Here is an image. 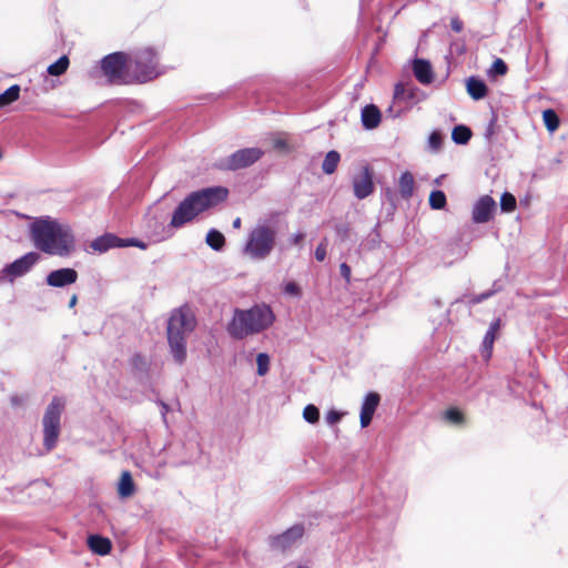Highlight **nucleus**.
Returning a JSON list of instances; mask_svg holds the SVG:
<instances>
[{"mask_svg": "<svg viewBox=\"0 0 568 568\" xmlns=\"http://www.w3.org/2000/svg\"><path fill=\"white\" fill-rule=\"evenodd\" d=\"M30 239L36 248L48 255L68 257L75 251V236L71 226L48 215L31 223Z\"/></svg>", "mask_w": 568, "mask_h": 568, "instance_id": "nucleus-1", "label": "nucleus"}, {"mask_svg": "<svg viewBox=\"0 0 568 568\" xmlns=\"http://www.w3.org/2000/svg\"><path fill=\"white\" fill-rule=\"evenodd\" d=\"M229 191L224 186H210L191 192L179 203L172 214V219L163 232L166 237L172 235V230L181 229L192 222L197 215L217 205L227 197ZM162 239H165L163 236Z\"/></svg>", "mask_w": 568, "mask_h": 568, "instance_id": "nucleus-2", "label": "nucleus"}, {"mask_svg": "<svg viewBox=\"0 0 568 568\" xmlns=\"http://www.w3.org/2000/svg\"><path fill=\"white\" fill-rule=\"evenodd\" d=\"M274 322L275 314L266 303L254 304L247 310L236 307L226 325V332L233 339L242 341L266 331Z\"/></svg>", "mask_w": 568, "mask_h": 568, "instance_id": "nucleus-3", "label": "nucleus"}, {"mask_svg": "<svg viewBox=\"0 0 568 568\" xmlns=\"http://www.w3.org/2000/svg\"><path fill=\"white\" fill-rule=\"evenodd\" d=\"M196 325L194 316L183 308L172 311L166 326L170 354L178 365H183L187 357V336Z\"/></svg>", "mask_w": 568, "mask_h": 568, "instance_id": "nucleus-4", "label": "nucleus"}, {"mask_svg": "<svg viewBox=\"0 0 568 568\" xmlns=\"http://www.w3.org/2000/svg\"><path fill=\"white\" fill-rule=\"evenodd\" d=\"M277 231L267 223H257L248 233L243 253L252 260H265L274 250Z\"/></svg>", "mask_w": 568, "mask_h": 568, "instance_id": "nucleus-5", "label": "nucleus"}, {"mask_svg": "<svg viewBox=\"0 0 568 568\" xmlns=\"http://www.w3.org/2000/svg\"><path fill=\"white\" fill-rule=\"evenodd\" d=\"M129 64L131 83H145L160 74L158 53L150 47L134 51L129 57Z\"/></svg>", "mask_w": 568, "mask_h": 568, "instance_id": "nucleus-6", "label": "nucleus"}, {"mask_svg": "<svg viewBox=\"0 0 568 568\" xmlns=\"http://www.w3.org/2000/svg\"><path fill=\"white\" fill-rule=\"evenodd\" d=\"M65 407L63 397L54 396L47 406L42 417L43 447L51 452L58 443L61 432V416Z\"/></svg>", "mask_w": 568, "mask_h": 568, "instance_id": "nucleus-7", "label": "nucleus"}, {"mask_svg": "<svg viewBox=\"0 0 568 568\" xmlns=\"http://www.w3.org/2000/svg\"><path fill=\"white\" fill-rule=\"evenodd\" d=\"M101 71L112 84H130L129 55L125 52L116 51L106 54L100 61Z\"/></svg>", "mask_w": 568, "mask_h": 568, "instance_id": "nucleus-8", "label": "nucleus"}, {"mask_svg": "<svg viewBox=\"0 0 568 568\" xmlns=\"http://www.w3.org/2000/svg\"><path fill=\"white\" fill-rule=\"evenodd\" d=\"M264 151L257 146L240 149L232 154L220 158L214 168L220 171H239L246 169L262 159Z\"/></svg>", "mask_w": 568, "mask_h": 568, "instance_id": "nucleus-9", "label": "nucleus"}, {"mask_svg": "<svg viewBox=\"0 0 568 568\" xmlns=\"http://www.w3.org/2000/svg\"><path fill=\"white\" fill-rule=\"evenodd\" d=\"M304 535L305 525L297 523L281 534L270 535L266 539V544L271 551L285 554L301 545Z\"/></svg>", "mask_w": 568, "mask_h": 568, "instance_id": "nucleus-10", "label": "nucleus"}, {"mask_svg": "<svg viewBox=\"0 0 568 568\" xmlns=\"http://www.w3.org/2000/svg\"><path fill=\"white\" fill-rule=\"evenodd\" d=\"M38 252H28L0 270V281L13 283L16 278L27 275L40 261Z\"/></svg>", "mask_w": 568, "mask_h": 568, "instance_id": "nucleus-11", "label": "nucleus"}, {"mask_svg": "<svg viewBox=\"0 0 568 568\" xmlns=\"http://www.w3.org/2000/svg\"><path fill=\"white\" fill-rule=\"evenodd\" d=\"M496 210V201L490 195H483L473 205L471 220L476 224L488 223L493 220Z\"/></svg>", "mask_w": 568, "mask_h": 568, "instance_id": "nucleus-12", "label": "nucleus"}, {"mask_svg": "<svg viewBox=\"0 0 568 568\" xmlns=\"http://www.w3.org/2000/svg\"><path fill=\"white\" fill-rule=\"evenodd\" d=\"M354 196L358 200L368 197L375 191L374 174L368 165L363 166L361 174L353 178Z\"/></svg>", "mask_w": 568, "mask_h": 568, "instance_id": "nucleus-13", "label": "nucleus"}, {"mask_svg": "<svg viewBox=\"0 0 568 568\" xmlns=\"http://www.w3.org/2000/svg\"><path fill=\"white\" fill-rule=\"evenodd\" d=\"M394 99L404 102L406 105H415L426 99V94L413 83L399 82L394 89Z\"/></svg>", "mask_w": 568, "mask_h": 568, "instance_id": "nucleus-14", "label": "nucleus"}, {"mask_svg": "<svg viewBox=\"0 0 568 568\" xmlns=\"http://www.w3.org/2000/svg\"><path fill=\"white\" fill-rule=\"evenodd\" d=\"M79 274L72 267H62L51 271L45 277V284L51 287L63 288L78 281Z\"/></svg>", "mask_w": 568, "mask_h": 568, "instance_id": "nucleus-15", "label": "nucleus"}, {"mask_svg": "<svg viewBox=\"0 0 568 568\" xmlns=\"http://www.w3.org/2000/svg\"><path fill=\"white\" fill-rule=\"evenodd\" d=\"M129 365L132 375L139 383L145 384L149 381L151 363L144 355L134 353L129 359Z\"/></svg>", "mask_w": 568, "mask_h": 568, "instance_id": "nucleus-16", "label": "nucleus"}, {"mask_svg": "<svg viewBox=\"0 0 568 568\" xmlns=\"http://www.w3.org/2000/svg\"><path fill=\"white\" fill-rule=\"evenodd\" d=\"M379 402L381 396L376 392H369L365 395L359 414V423L362 428L369 426L373 416L379 405Z\"/></svg>", "mask_w": 568, "mask_h": 568, "instance_id": "nucleus-17", "label": "nucleus"}, {"mask_svg": "<svg viewBox=\"0 0 568 568\" xmlns=\"http://www.w3.org/2000/svg\"><path fill=\"white\" fill-rule=\"evenodd\" d=\"M412 69L414 77L419 83L427 85L433 82L434 71L432 63L428 60L423 58H415L413 60Z\"/></svg>", "mask_w": 568, "mask_h": 568, "instance_id": "nucleus-18", "label": "nucleus"}, {"mask_svg": "<svg viewBox=\"0 0 568 568\" xmlns=\"http://www.w3.org/2000/svg\"><path fill=\"white\" fill-rule=\"evenodd\" d=\"M122 237L113 233H104L90 243V247L99 253H105L111 248L122 247Z\"/></svg>", "mask_w": 568, "mask_h": 568, "instance_id": "nucleus-19", "label": "nucleus"}, {"mask_svg": "<svg viewBox=\"0 0 568 568\" xmlns=\"http://www.w3.org/2000/svg\"><path fill=\"white\" fill-rule=\"evenodd\" d=\"M382 121L381 110L373 103L366 104L361 111V122L365 130L376 129Z\"/></svg>", "mask_w": 568, "mask_h": 568, "instance_id": "nucleus-20", "label": "nucleus"}, {"mask_svg": "<svg viewBox=\"0 0 568 568\" xmlns=\"http://www.w3.org/2000/svg\"><path fill=\"white\" fill-rule=\"evenodd\" d=\"M466 90L469 97L476 101L484 99L488 94V87L486 82L475 75L467 79Z\"/></svg>", "mask_w": 568, "mask_h": 568, "instance_id": "nucleus-21", "label": "nucleus"}, {"mask_svg": "<svg viewBox=\"0 0 568 568\" xmlns=\"http://www.w3.org/2000/svg\"><path fill=\"white\" fill-rule=\"evenodd\" d=\"M89 549L100 556L108 555L112 549V542L108 537L99 534L90 535L87 540Z\"/></svg>", "mask_w": 568, "mask_h": 568, "instance_id": "nucleus-22", "label": "nucleus"}, {"mask_svg": "<svg viewBox=\"0 0 568 568\" xmlns=\"http://www.w3.org/2000/svg\"><path fill=\"white\" fill-rule=\"evenodd\" d=\"M135 493V484L132 474L123 470L118 483V494L121 498H129Z\"/></svg>", "mask_w": 568, "mask_h": 568, "instance_id": "nucleus-23", "label": "nucleus"}, {"mask_svg": "<svg viewBox=\"0 0 568 568\" xmlns=\"http://www.w3.org/2000/svg\"><path fill=\"white\" fill-rule=\"evenodd\" d=\"M180 448L184 449L185 452L183 455H181V458L174 462L175 466L189 465L193 463L200 454L199 444L193 442L183 443Z\"/></svg>", "mask_w": 568, "mask_h": 568, "instance_id": "nucleus-24", "label": "nucleus"}, {"mask_svg": "<svg viewBox=\"0 0 568 568\" xmlns=\"http://www.w3.org/2000/svg\"><path fill=\"white\" fill-rule=\"evenodd\" d=\"M414 175L409 171L403 172L398 180V189L400 196L405 200L410 199L414 193Z\"/></svg>", "mask_w": 568, "mask_h": 568, "instance_id": "nucleus-25", "label": "nucleus"}, {"mask_svg": "<svg viewBox=\"0 0 568 568\" xmlns=\"http://www.w3.org/2000/svg\"><path fill=\"white\" fill-rule=\"evenodd\" d=\"M503 288H504L503 281L501 280H496V281L493 282V285H491L490 290L485 291V292H483L480 294L470 296L469 300L466 301V303L469 306H474V305L480 304L484 301H486V300L490 298L491 296H494L496 293L503 291Z\"/></svg>", "mask_w": 568, "mask_h": 568, "instance_id": "nucleus-26", "label": "nucleus"}, {"mask_svg": "<svg viewBox=\"0 0 568 568\" xmlns=\"http://www.w3.org/2000/svg\"><path fill=\"white\" fill-rule=\"evenodd\" d=\"M471 135L473 132L470 128L465 124L455 125L452 131V140L458 145H466L469 142Z\"/></svg>", "mask_w": 568, "mask_h": 568, "instance_id": "nucleus-27", "label": "nucleus"}, {"mask_svg": "<svg viewBox=\"0 0 568 568\" xmlns=\"http://www.w3.org/2000/svg\"><path fill=\"white\" fill-rule=\"evenodd\" d=\"M206 244L214 251L220 252L225 246V236L216 229H211L205 239Z\"/></svg>", "mask_w": 568, "mask_h": 568, "instance_id": "nucleus-28", "label": "nucleus"}, {"mask_svg": "<svg viewBox=\"0 0 568 568\" xmlns=\"http://www.w3.org/2000/svg\"><path fill=\"white\" fill-rule=\"evenodd\" d=\"M21 88L19 84H12L2 93H0V109H3L20 98Z\"/></svg>", "mask_w": 568, "mask_h": 568, "instance_id": "nucleus-29", "label": "nucleus"}, {"mask_svg": "<svg viewBox=\"0 0 568 568\" xmlns=\"http://www.w3.org/2000/svg\"><path fill=\"white\" fill-rule=\"evenodd\" d=\"M341 161V154L336 150H331L326 153L322 163V170L325 174H333Z\"/></svg>", "mask_w": 568, "mask_h": 568, "instance_id": "nucleus-30", "label": "nucleus"}, {"mask_svg": "<svg viewBox=\"0 0 568 568\" xmlns=\"http://www.w3.org/2000/svg\"><path fill=\"white\" fill-rule=\"evenodd\" d=\"M542 120L546 129L551 133L559 128L560 119L554 109L544 110Z\"/></svg>", "mask_w": 568, "mask_h": 568, "instance_id": "nucleus-31", "label": "nucleus"}, {"mask_svg": "<svg viewBox=\"0 0 568 568\" xmlns=\"http://www.w3.org/2000/svg\"><path fill=\"white\" fill-rule=\"evenodd\" d=\"M70 61L67 55H61L55 62L51 63L47 72L53 77L62 75L69 68Z\"/></svg>", "mask_w": 568, "mask_h": 568, "instance_id": "nucleus-32", "label": "nucleus"}, {"mask_svg": "<svg viewBox=\"0 0 568 568\" xmlns=\"http://www.w3.org/2000/svg\"><path fill=\"white\" fill-rule=\"evenodd\" d=\"M428 202L433 210H443L447 204L446 194L442 190H434L429 194Z\"/></svg>", "mask_w": 568, "mask_h": 568, "instance_id": "nucleus-33", "label": "nucleus"}, {"mask_svg": "<svg viewBox=\"0 0 568 568\" xmlns=\"http://www.w3.org/2000/svg\"><path fill=\"white\" fill-rule=\"evenodd\" d=\"M495 339H496L495 334L486 332V334L483 338L481 347H480L481 356L486 362L489 361L493 355V346H494Z\"/></svg>", "mask_w": 568, "mask_h": 568, "instance_id": "nucleus-34", "label": "nucleus"}, {"mask_svg": "<svg viewBox=\"0 0 568 568\" xmlns=\"http://www.w3.org/2000/svg\"><path fill=\"white\" fill-rule=\"evenodd\" d=\"M447 251L456 255V260H462L467 254V247L462 243V239H454L447 244Z\"/></svg>", "mask_w": 568, "mask_h": 568, "instance_id": "nucleus-35", "label": "nucleus"}, {"mask_svg": "<svg viewBox=\"0 0 568 568\" xmlns=\"http://www.w3.org/2000/svg\"><path fill=\"white\" fill-rule=\"evenodd\" d=\"M516 197L509 193L504 192L500 196V210L503 212L509 213L513 212L516 209Z\"/></svg>", "mask_w": 568, "mask_h": 568, "instance_id": "nucleus-36", "label": "nucleus"}, {"mask_svg": "<svg viewBox=\"0 0 568 568\" xmlns=\"http://www.w3.org/2000/svg\"><path fill=\"white\" fill-rule=\"evenodd\" d=\"M507 71L508 67L506 62L500 58H496L488 70V74L491 77H499L505 75Z\"/></svg>", "mask_w": 568, "mask_h": 568, "instance_id": "nucleus-37", "label": "nucleus"}, {"mask_svg": "<svg viewBox=\"0 0 568 568\" xmlns=\"http://www.w3.org/2000/svg\"><path fill=\"white\" fill-rule=\"evenodd\" d=\"M443 145V134L439 130H434L428 136V149L432 152H438Z\"/></svg>", "mask_w": 568, "mask_h": 568, "instance_id": "nucleus-38", "label": "nucleus"}, {"mask_svg": "<svg viewBox=\"0 0 568 568\" xmlns=\"http://www.w3.org/2000/svg\"><path fill=\"white\" fill-rule=\"evenodd\" d=\"M303 418L310 424H316L320 420V409L313 404L306 405L303 409Z\"/></svg>", "mask_w": 568, "mask_h": 568, "instance_id": "nucleus-39", "label": "nucleus"}, {"mask_svg": "<svg viewBox=\"0 0 568 568\" xmlns=\"http://www.w3.org/2000/svg\"><path fill=\"white\" fill-rule=\"evenodd\" d=\"M445 419L454 425H463L465 416L458 408L452 407L445 412Z\"/></svg>", "mask_w": 568, "mask_h": 568, "instance_id": "nucleus-40", "label": "nucleus"}, {"mask_svg": "<svg viewBox=\"0 0 568 568\" xmlns=\"http://www.w3.org/2000/svg\"><path fill=\"white\" fill-rule=\"evenodd\" d=\"M257 375L264 376L270 369V356L266 353H258L256 356Z\"/></svg>", "mask_w": 568, "mask_h": 568, "instance_id": "nucleus-41", "label": "nucleus"}, {"mask_svg": "<svg viewBox=\"0 0 568 568\" xmlns=\"http://www.w3.org/2000/svg\"><path fill=\"white\" fill-rule=\"evenodd\" d=\"M334 231L341 242H346L351 235V226L347 222H338L334 225Z\"/></svg>", "mask_w": 568, "mask_h": 568, "instance_id": "nucleus-42", "label": "nucleus"}, {"mask_svg": "<svg viewBox=\"0 0 568 568\" xmlns=\"http://www.w3.org/2000/svg\"><path fill=\"white\" fill-rule=\"evenodd\" d=\"M496 125H497V115L495 113H493L488 124L486 125L485 132H484V136H485L486 141L489 143L491 142V139L496 133Z\"/></svg>", "mask_w": 568, "mask_h": 568, "instance_id": "nucleus-43", "label": "nucleus"}, {"mask_svg": "<svg viewBox=\"0 0 568 568\" xmlns=\"http://www.w3.org/2000/svg\"><path fill=\"white\" fill-rule=\"evenodd\" d=\"M284 293L294 297H301L302 296V290L300 285L296 282H287L284 285Z\"/></svg>", "mask_w": 568, "mask_h": 568, "instance_id": "nucleus-44", "label": "nucleus"}, {"mask_svg": "<svg viewBox=\"0 0 568 568\" xmlns=\"http://www.w3.org/2000/svg\"><path fill=\"white\" fill-rule=\"evenodd\" d=\"M122 244H123L122 247L134 246V247H139L141 250L148 248V243H145L136 237L122 239Z\"/></svg>", "mask_w": 568, "mask_h": 568, "instance_id": "nucleus-45", "label": "nucleus"}, {"mask_svg": "<svg viewBox=\"0 0 568 568\" xmlns=\"http://www.w3.org/2000/svg\"><path fill=\"white\" fill-rule=\"evenodd\" d=\"M342 417H343V413L338 412L336 409H331L325 415V419L328 425L337 424L338 422H341Z\"/></svg>", "mask_w": 568, "mask_h": 568, "instance_id": "nucleus-46", "label": "nucleus"}, {"mask_svg": "<svg viewBox=\"0 0 568 568\" xmlns=\"http://www.w3.org/2000/svg\"><path fill=\"white\" fill-rule=\"evenodd\" d=\"M339 274L346 283L351 282L352 270L347 263L344 262L339 265Z\"/></svg>", "mask_w": 568, "mask_h": 568, "instance_id": "nucleus-47", "label": "nucleus"}, {"mask_svg": "<svg viewBox=\"0 0 568 568\" xmlns=\"http://www.w3.org/2000/svg\"><path fill=\"white\" fill-rule=\"evenodd\" d=\"M379 224L377 223L371 233L369 242L373 246H378L382 242L381 234L378 232Z\"/></svg>", "mask_w": 568, "mask_h": 568, "instance_id": "nucleus-48", "label": "nucleus"}, {"mask_svg": "<svg viewBox=\"0 0 568 568\" xmlns=\"http://www.w3.org/2000/svg\"><path fill=\"white\" fill-rule=\"evenodd\" d=\"M450 28L455 32L459 33L464 29V22L456 16L450 19Z\"/></svg>", "mask_w": 568, "mask_h": 568, "instance_id": "nucleus-49", "label": "nucleus"}, {"mask_svg": "<svg viewBox=\"0 0 568 568\" xmlns=\"http://www.w3.org/2000/svg\"><path fill=\"white\" fill-rule=\"evenodd\" d=\"M326 257V247L324 244H320L316 250H315V258L318 261V262H323Z\"/></svg>", "mask_w": 568, "mask_h": 568, "instance_id": "nucleus-50", "label": "nucleus"}, {"mask_svg": "<svg viewBox=\"0 0 568 568\" xmlns=\"http://www.w3.org/2000/svg\"><path fill=\"white\" fill-rule=\"evenodd\" d=\"M500 326H501V320L499 317H497L494 321H491L487 332L496 335L497 332L500 329Z\"/></svg>", "mask_w": 568, "mask_h": 568, "instance_id": "nucleus-51", "label": "nucleus"}, {"mask_svg": "<svg viewBox=\"0 0 568 568\" xmlns=\"http://www.w3.org/2000/svg\"><path fill=\"white\" fill-rule=\"evenodd\" d=\"M304 237H305L304 233L297 232V233L292 234L288 241L292 245H300L303 242Z\"/></svg>", "mask_w": 568, "mask_h": 568, "instance_id": "nucleus-52", "label": "nucleus"}, {"mask_svg": "<svg viewBox=\"0 0 568 568\" xmlns=\"http://www.w3.org/2000/svg\"><path fill=\"white\" fill-rule=\"evenodd\" d=\"M156 404L161 407V415H162L163 419H165V416L170 410L169 405L162 399H158Z\"/></svg>", "mask_w": 568, "mask_h": 568, "instance_id": "nucleus-53", "label": "nucleus"}, {"mask_svg": "<svg viewBox=\"0 0 568 568\" xmlns=\"http://www.w3.org/2000/svg\"><path fill=\"white\" fill-rule=\"evenodd\" d=\"M10 403H11V405H12L13 407H17V406L22 405V403H23V398H22V397H20L19 395H12V396L10 397Z\"/></svg>", "mask_w": 568, "mask_h": 568, "instance_id": "nucleus-54", "label": "nucleus"}, {"mask_svg": "<svg viewBox=\"0 0 568 568\" xmlns=\"http://www.w3.org/2000/svg\"><path fill=\"white\" fill-rule=\"evenodd\" d=\"M77 302H78V296H77L75 294H73V295L71 296L70 301H69V307H70V308L74 307V306H75V304H77Z\"/></svg>", "mask_w": 568, "mask_h": 568, "instance_id": "nucleus-55", "label": "nucleus"}, {"mask_svg": "<svg viewBox=\"0 0 568 568\" xmlns=\"http://www.w3.org/2000/svg\"><path fill=\"white\" fill-rule=\"evenodd\" d=\"M241 226V219L240 217H236L234 221H233V227L234 229H239Z\"/></svg>", "mask_w": 568, "mask_h": 568, "instance_id": "nucleus-56", "label": "nucleus"}, {"mask_svg": "<svg viewBox=\"0 0 568 568\" xmlns=\"http://www.w3.org/2000/svg\"><path fill=\"white\" fill-rule=\"evenodd\" d=\"M466 298H467V295H464L463 297L457 298V300L455 301V303L465 302V301H466Z\"/></svg>", "mask_w": 568, "mask_h": 568, "instance_id": "nucleus-57", "label": "nucleus"}, {"mask_svg": "<svg viewBox=\"0 0 568 568\" xmlns=\"http://www.w3.org/2000/svg\"><path fill=\"white\" fill-rule=\"evenodd\" d=\"M392 194H393V193H392V191H390L389 189H387V190H386V195H387V196H390Z\"/></svg>", "mask_w": 568, "mask_h": 568, "instance_id": "nucleus-58", "label": "nucleus"}, {"mask_svg": "<svg viewBox=\"0 0 568 568\" xmlns=\"http://www.w3.org/2000/svg\"><path fill=\"white\" fill-rule=\"evenodd\" d=\"M174 449H175V447H174V446H172V447H171V450H172V453H173V454H174ZM175 455H176V456H180L178 453H175Z\"/></svg>", "mask_w": 568, "mask_h": 568, "instance_id": "nucleus-59", "label": "nucleus"}]
</instances>
